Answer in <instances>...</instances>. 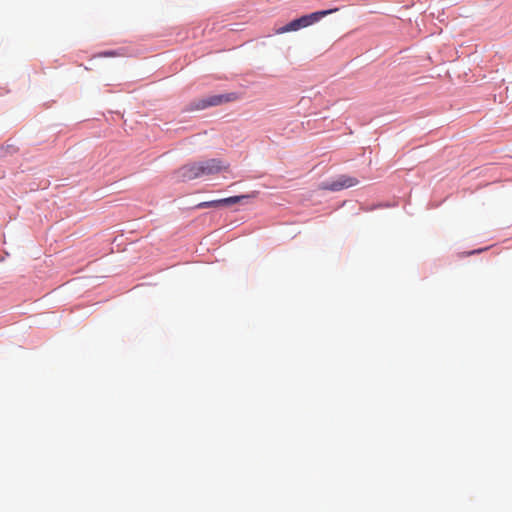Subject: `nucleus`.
<instances>
[{
	"label": "nucleus",
	"mask_w": 512,
	"mask_h": 512,
	"mask_svg": "<svg viewBox=\"0 0 512 512\" xmlns=\"http://www.w3.org/2000/svg\"><path fill=\"white\" fill-rule=\"evenodd\" d=\"M229 164L220 159H207L183 165L178 170V175L183 180H194L204 176H212L227 170Z\"/></svg>",
	"instance_id": "1"
},
{
	"label": "nucleus",
	"mask_w": 512,
	"mask_h": 512,
	"mask_svg": "<svg viewBox=\"0 0 512 512\" xmlns=\"http://www.w3.org/2000/svg\"><path fill=\"white\" fill-rule=\"evenodd\" d=\"M238 99V95L236 93H227L220 95H212L205 97L203 99L197 100L193 103L194 109L202 110L212 106H218L223 103L233 102Z\"/></svg>",
	"instance_id": "2"
},
{
	"label": "nucleus",
	"mask_w": 512,
	"mask_h": 512,
	"mask_svg": "<svg viewBox=\"0 0 512 512\" xmlns=\"http://www.w3.org/2000/svg\"><path fill=\"white\" fill-rule=\"evenodd\" d=\"M359 184V180L349 175H339L335 180L322 184V188L330 191H340Z\"/></svg>",
	"instance_id": "3"
},
{
	"label": "nucleus",
	"mask_w": 512,
	"mask_h": 512,
	"mask_svg": "<svg viewBox=\"0 0 512 512\" xmlns=\"http://www.w3.org/2000/svg\"><path fill=\"white\" fill-rule=\"evenodd\" d=\"M250 198L249 195H239V196H232L228 198L223 199H217V200H211V201H205L201 202L196 205V208L202 209V208H217L220 206H229L234 205L242 202L244 199Z\"/></svg>",
	"instance_id": "4"
},
{
	"label": "nucleus",
	"mask_w": 512,
	"mask_h": 512,
	"mask_svg": "<svg viewBox=\"0 0 512 512\" xmlns=\"http://www.w3.org/2000/svg\"><path fill=\"white\" fill-rule=\"evenodd\" d=\"M338 11V8L329 9V10H323V11H317L308 15L301 16L300 18L296 19L298 22L299 28H306L319 20H321L323 17L334 13Z\"/></svg>",
	"instance_id": "5"
},
{
	"label": "nucleus",
	"mask_w": 512,
	"mask_h": 512,
	"mask_svg": "<svg viewBox=\"0 0 512 512\" xmlns=\"http://www.w3.org/2000/svg\"><path fill=\"white\" fill-rule=\"evenodd\" d=\"M299 29L300 28L298 26V22L296 19H294L291 22H289L288 24H286L285 26H282V27L276 29L275 33L276 34H284L287 32L297 31Z\"/></svg>",
	"instance_id": "6"
}]
</instances>
